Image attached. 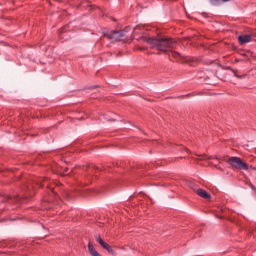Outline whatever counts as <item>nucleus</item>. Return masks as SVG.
Instances as JSON below:
<instances>
[{"mask_svg":"<svg viewBox=\"0 0 256 256\" xmlns=\"http://www.w3.org/2000/svg\"><path fill=\"white\" fill-rule=\"evenodd\" d=\"M139 41H144L150 45L151 49H156L162 53H170L169 57H173L176 61L187 63L191 67L195 65V60L191 57H183L179 52L173 51L177 47V42L171 38H148L142 36Z\"/></svg>","mask_w":256,"mask_h":256,"instance_id":"nucleus-1","label":"nucleus"},{"mask_svg":"<svg viewBox=\"0 0 256 256\" xmlns=\"http://www.w3.org/2000/svg\"><path fill=\"white\" fill-rule=\"evenodd\" d=\"M130 31L131 27H126L124 30L106 32L104 37H107L110 41H125V37H127V33Z\"/></svg>","mask_w":256,"mask_h":256,"instance_id":"nucleus-2","label":"nucleus"},{"mask_svg":"<svg viewBox=\"0 0 256 256\" xmlns=\"http://www.w3.org/2000/svg\"><path fill=\"white\" fill-rule=\"evenodd\" d=\"M226 161L234 169H239L240 171H249V165H247V163L243 162V160H241V158H239V157H230Z\"/></svg>","mask_w":256,"mask_h":256,"instance_id":"nucleus-3","label":"nucleus"},{"mask_svg":"<svg viewBox=\"0 0 256 256\" xmlns=\"http://www.w3.org/2000/svg\"><path fill=\"white\" fill-rule=\"evenodd\" d=\"M253 37H256V34L253 33L251 35H240L238 36V42L240 43V45H245V43H251V41L253 40Z\"/></svg>","mask_w":256,"mask_h":256,"instance_id":"nucleus-4","label":"nucleus"},{"mask_svg":"<svg viewBox=\"0 0 256 256\" xmlns=\"http://www.w3.org/2000/svg\"><path fill=\"white\" fill-rule=\"evenodd\" d=\"M95 239H96L97 243H99V245H101V247H103V249H106V251H108V253H113V248H111V246L109 244H107V242L102 240L101 236H95Z\"/></svg>","mask_w":256,"mask_h":256,"instance_id":"nucleus-5","label":"nucleus"},{"mask_svg":"<svg viewBox=\"0 0 256 256\" xmlns=\"http://www.w3.org/2000/svg\"><path fill=\"white\" fill-rule=\"evenodd\" d=\"M196 193L197 195H199V197H202L203 199H211V194L203 189L196 190Z\"/></svg>","mask_w":256,"mask_h":256,"instance_id":"nucleus-6","label":"nucleus"},{"mask_svg":"<svg viewBox=\"0 0 256 256\" xmlns=\"http://www.w3.org/2000/svg\"><path fill=\"white\" fill-rule=\"evenodd\" d=\"M88 251L92 256H101V254L97 252V250L95 249V246H93L91 242L88 243Z\"/></svg>","mask_w":256,"mask_h":256,"instance_id":"nucleus-7","label":"nucleus"},{"mask_svg":"<svg viewBox=\"0 0 256 256\" xmlns=\"http://www.w3.org/2000/svg\"><path fill=\"white\" fill-rule=\"evenodd\" d=\"M229 0H210L211 5L218 7V5H223V3H227Z\"/></svg>","mask_w":256,"mask_h":256,"instance_id":"nucleus-8","label":"nucleus"},{"mask_svg":"<svg viewBox=\"0 0 256 256\" xmlns=\"http://www.w3.org/2000/svg\"><path fill=\"white\" fill-rule=\"evenodd\" d=\"M200 161H207V159H213V157H207V155H200Z\"/></svg>","mask_w":256,"mask_h":256,"instance_id":"nucleus-9","label":"nucleus"},{"mask_svg":"<svg viewBox=\"0 0 256 256\" xmlns=\"http://www.w3.org/2000/svg\"><path fill=\"white\" fill-rule=\"evenodd\" d=\"M38 185H40V187H43V185H47V178H45L43 181H39Z\"/></svg>","mask_w":256,"mask_h":256,"instance_id":"nucleus-10","label":"nucleus"},{"mask_svg":"<svg viewBox=\"0 0 256 256\" xmlns=\"http://www.w3.org/2000/svg\"><path fill=\"white\" fill-rule=\"evenodd\" d=\"M143 29V26L139 25L134 28V33H137V31H141Z\"/></svg>","mask_w":256,"mask_h":256,"instance_id":"nucleus-11","label":"nucleus"},{"mask_svg":"<svg viewBox=\"0 0 256 256\" xmlns=\"http://www.w3.org/2000/svg\"><path fill=\"white\" fill-rule=\"evenodd\" d=\"M234 75L238 78V79H244L245 75L239 76L237 75L236 71H233Z\"/></svg>","mask_w":256,"mask_h":256,"instance_id":"nucleus-12","label":"nucleus"},{"mask_svg":"<svg viewBox=\"0 0 256 256\" xmlns=\"http://www.w3.org/2000/svg\"><path fill=\"white\" fill-rule=\"evenodd\" d=\"M82 7H87V6H85V2L82 3Z\"/></svg>","mask_w":256,"mask_h":256,"instance_id":"nucleus-13","label":"nucleus"}]
</instances>
